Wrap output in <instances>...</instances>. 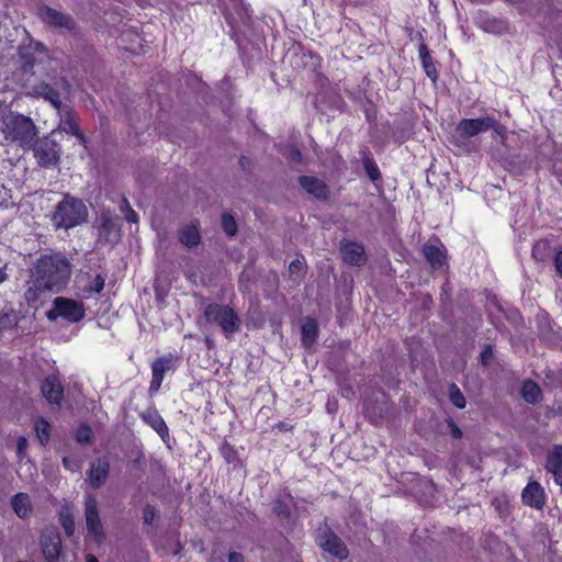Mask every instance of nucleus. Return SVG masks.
<instances>
[{"instance_id":"nucleus-35","label":"nucleus","mask_w":562,"mask_h":562,"mask_svg":"<svg viewBox=\"0 0 562 562\" xmlns=\"http://www.w3.org/2000/svg\"><path fill=\"white\" fill-rule=\"evenodd\" d=\"M306 263L304 259L296 258L289 265V277L295 283H300L306 274Z\"/></svg>"},{"instance_id":"nucleus-15","label":"nucleus","mask_w":562,"mask_h":562,"mask_svg":"<svg viewBox=\"0 0 562 562\" xmlns=\"http://www.w3.org/2000/svg\"><path fill=\"white\" fill-rule=\"evenodd\" d=\"M299 184L306 193L319 201H327L330 195L329 187L321 179L314 176H300Z\"/></svg>"},{"instance_id":"nucleus-1","label":"nucleus","mask_w":562,"mask_h":562,"mask_svg":"<svg viewBox=\"0 0 562 562\" xmlns=\"http://www.w3.org/2000/svg\"><path fill=\"white\" fill-rule=\"evenodd\" d=\"M32 274L54 292H60L70 279L71 265L60 254L43 255L37 259Z\"/></svg>"},{"instance_id":"nucleus-3","label":"nucleus","mask_w":562,"mask_h":562,"mask_svg":"<svg viewBox=\"0 0 562 562\" xmlns=\"http://www.w3.org/2000/svg\"><path fill=\"white\" fill-rule=\"evenodd\" d=\"M4 138L20 146H31L37 136L34 122L23 114L9 113L2 120Z\"/></svg>"},{"instance_id":"nucleus-60","label":"nucleus","mask_w":562,"mask_h":562,"mask_svg":"<svg viewBox=\"0 0 562 562\" xmlns=\"http://www.w3.org/2000/svg\"><path fill=\"white\" fill-rule=\"evenodd\" d=\"M557 414L562 415V403L558 406Z\"/></svg>"},{"instance_id":"nucleus-37","label":"nucleus","mask_w":562,"mask_h":562,"mask_svg":"<svg viewBox=\"0 0 562 562\" xmlns=\"http://www.w3.org/2000/svg\"><path fill=\"white\" fill-rule=\"evenodd\" d=\"M36 436L42 445H46L50 436V425L44 418H38L35 422Z\"/></svg>"},{"instance_id":"nucleus-62","label":"nucleus","mask_w":562,"mask_h":562,"mask_svg":"<svg viewBox=\"0 0 562 562\" xmlns=\"http://www.w3.org/2000/svg\"><path fill=\"white\" fill-rule=\"evenodd\" d=\"M243 288H244L245 291L248 290V288L241 283L240 284V289H243Z\"/></svg>"},{"instance_id":"nucleus-7","label":"nucleus","mask_w":562,"mask_h":562,"mask_svg":"<svg viewBox=\"0 0 562 562\" xmlns=\"http://www.w3.org/2000/svg\"><path fill=\"white\" fill-rule=\"evenodd\" d=\"M488 130L498 135L505 133L504 125L493 116L486 115L477 119H462L456 127V134L462 139H469Z\"/></svg>"},{"instance_id":"nucleus-47","label":"nucleus","mask_w":562,"mask_h":562,"mask_svg":"<svg viewBox=\"0 0 562 562\" xmlns=\"http://www.w3.org/2000/svg\"><path fill=\"white\" fill-rule=\"evenodd\" d=\"M162 380L161 378H158V376H154L151 378V381H150V385H149V394H155L158 392V390L160 389L161 386V383H162Z\"/></svg>"},{"instance_id":"nucleus-2","label":"nucleus","mask_w":562,"mask_h":562,"mask_svg":"<svg viewBox=\"0 0 562 562\" xmlns=\"http://www.w3.org/2000/svg\"><path fill=\"white\" fill-rule=\"evenodd\" d=\"M89 212L86 203L70 193H64L50 214V221L56 229H70L88 221Z\"/></svg>"},{"instance_id":"nucleus-26","label":"nucleus","mask_w":562,"mask_h":562,"mask_svg":"<svg viewBox=\"0 0 562 562\" xmlns=\"http://www.w3.org/2000/svg\"><path fill=\"white\" fill-rule=\"evenodd\" d=\"M178 235L179 241L187 248H194L201 243L199 227L194 224L181 227Z\"/></svg>"},{"instance_id":"nucleus-42","label":"nucleus","mask_w":562,"mask_h":562,"mask_svg":"<svg viewBox=\"0 0 562 562\" xmlns=\"http://www.w3.org/2000/svg\"><path fill=\"white\" fill-rule=\"evenodd\" d=\"M66 535L71 537L75 532V520L71 514H63L59 518Z\"/></svg>"},{"instance_id":"nucleus-44","label":"nucleus","mask_w":562,"mask_h":562,"mask_svg":"<svg viewBox=\"0 0 562 562\" xmlns=\"http://www.w3.org/2000/svg\"><path fill=\"white\" fill-rule=\"evenodd\" d=\"M63 464L67 470L71 472H77L80 470V463L77 460L69 457L63 458Z\"/></svg>"},{"instance_id":"nucleus-14","label":"nucleus","mask_w":562,"mask_h":562,"mask_svg":"<svg viewBox=\"0 0 562 562\" xmlns=\"http://www.w3.org/2000/svg\"><path fill=\"white\" fill-rule=\"evenodd\" d=\"M340 254L346 263L355 267H362L367 262V255L363 245L344 239L340 243Z\"/></svg>"},{"instance_id":"nucleus-30","label":"nucleus","mask_w":562,"mask_h":562,"mask_svg":"<svg viewBox=\"0 0 562 562\" xmlns=\"http://www.w3.org/2000/svg\"><path fill=\"white\" fill-rule=\"evenodd\" d=\"M18 315L10 303L0 308V331L11 330L18 325Z\"/></svg>"},{"instance_id":"nucleus-43","label":"nucleus","mask_w":562,"mask_h":562,"mask_svg":"<svg viewBox=\"0 0 562 562\" xmlns=\"http://www.w3.org/2000/svg\"><path fill=\"white\" fill-rule=\"evenodd\" d=\"M156 516V508L150 505L146 504L143 508V521L145 525H151Z\"/></svg>"},{"instance_id":"nucleus-21","label":"nucleus","mask_w":562,"mask_h":562,"mask_svg":"<svg viewBox=\"0 0 562 562\" xmlns=\"http://www.w3.org/2000/svg\"><path fill=\"white\" fill-rule=\"evenodd\" d=\"M56 110L60 117L57 130L70 135L78 133V115L75 110L69 105H64L63 103L59 108H56Z\"/></svg>"},{"instance_id":"nucleus-20","label":"nucleus","mask_w":562,"mask_h":562,"mask_svg":"<svg viewBox=\"0 0 562 562\" xmlns=\"http://www.w3.org/2000/svg\"><path fill=\"white\" fill-rule=\"evenodd\" d=\"M546 470L552 474L555 484L562 487V445H554L546 458Z\"/></svg>"},{"instance_id":"nucleus-17","label":"nucleus","mask_w":562,"mask_h":562,"mask_svg":"<svg viewBox=\"0 0 562 562\" xmlns=\"http://www.w3.org/2000/svg\"><path fill=\"white\" fill-rule=\"evenodd\" d=\"M48 292L54 291L46 284L40 282L38 278L32 277L24 292V300L29 306L37 308L43 304Z\"/></svg>"},{"instance_id":"nucleus-34","label":"nucleus","mask_w":562,"mask_h":562,"mask_svg":"<svg viewBox=\"0 0 562 562\" xmlns=\"http://www.w3.org/2000/svg\"><path fill=\"white\" fill-rule=\"evenodd\" d=\"M221 456L224 458L226 463L232 464L234 469L241 467V461L238 456V451L234 446L227 441H223L220 447Z\"/></svg>"},{"instance_id":"nucleus-50","label":"nucleus","mask_w":562,"mask_h":562,"mask_svg":"<svg viewBox=\"0 0 562 562\" xmlns=\"http://www.w3.org/2000/svg\"><path fill=\"white\" fill-rule=\"evenodd\" d=\"M554 266H555L557 272L562 277V250H560L555 254Z\"/></svg>"},{"instance_id":"nucleus-23","label":"nucleus","mask_w":562,"mask_h":562,"mask_svg":"<svg viewBox=\"0 0 562 562\" xmlns=\"http://www.w3.org/2000/svg\"><path fill=\"white\" fill-rule=\"evenodd\" d=\"M423 255L434 269H440L446 263V250L442 245L426 243L423 246Z\"/></svg>"},{"instance_id":"nucleus-53","label":"nucleus","mask_w":562,"mask_h":562,"mask_svg":"<svg viewBox=\"0 0 562 562\" xmlns=\"http://www.w3.org/2000/svg\"><path fill=\"white\" fill-rule=\"evenodd\" d=\"M7 267L8 263H4L2 267H0V284L3 283L9 278L7 273Z\"/></svg>"},{"instance_id":"nucleus-49","label":"nucleus","mask_w":562,"mask_h":562,"mask_svg":"<svg viewBox=\"0 0 562 562\" xmlns=\"http://www.w3.org/2000/svg\"><path fill=\"white\" fill-rule=\"evenodd\" d=\"M289 157L291 160L299 162V164L302 162V159H303L302 153L295 147H292L290 149Z\"/></svg>"},{"instance_id":"nucleus-55","label":"nucleus","mask_w":562,"mask_h":562,"mask_svg":"<svg viewBox=\"0 0 562 562\" xmlns=\"http://www.w3.org/2000/svg\"><path fill=\"white\" fill-rule=\"evenodd\" d=\"M59 82H60V85H61V87H63V89H64L65 91H67V92H68V91L70 90V87H71V86H70V82L68 81V79H67L66 77H61V78L59 79Z\"/></svg>"},{"instance_id":"nucleus-39","label":"nucleus","mask_w":562,"mask_h":562,"mask_svg":"<svg viewBox=\"0 0 562 562\" xmlns=\"http://www.w3.org/2000/svg\"><path fill=\"white\" fill-rule=\"evenodd\" d=\"M222 228L225 234L229 237H233L237 233V224L233 215L229 213H224L222 215Z\"/></svg>"},{"instance_id":"nucleus-54","label":"nucleus","mask_w":562,"mask_h":562,"mask_svg":"<svg viewBox=\"0 0 562 562\" xmlns=\"http://www.w3.org/2000/svg\"><path fill=\"white\" fill-rule=\"evenodd\" d=\"M74 136H76L78 138V140L80 142V144H82L83 146L87 145L88 140H87V137L85 136V134L80 131V128L78 130V133L76 134H72Z\"/></svg>"},{"instance_id":"nucleus-28","label":"nucleus","mask_w":562,"mask_h":562,"mask_svg":"<svg viewBox=\"0 0 562 562\" xmlns=\"http://www.w3.org/2000/svg\"><path fill=\"white\" fill-rule=\"evenodd\" d=\"M521 397L528 404H537L542 398L540 386L532 380H525L520 389Z\"/></svg>"},{"instance_id":"nucleus-52","label":"nucleus","mask_w":562,"mask_h":562,"mask_svg":"<svg viewBox=\"0 0 562 562\" xmlns=\"http://www.w3.org/2000/svg\"><path fill=\"white\" fill-rule=\"evenodd\" d=\"M228 562H245L244 555L239 552H232L228 555Z\"/></svg>"},{"instance_id":"nucleus-13","label":"nucleus","mask_w":562,"mask_h":562,"mask_svg":"<svg viewBox=\"0 0 562 562\" xmlns=\"http://www.w3.org/2000/svg\"><path fill=\"white\" fill-rule=\"evenodd\" d=\"M45 50V46L40 43H30L27 45H20L18 48V58L19 66L23 74L33 75L34 66L36 64L35 53H43Z\"/></svg>"},{"instance_id":"nucleus-22","label":"nucleus","mask_w":562,"mask_h":562,"mask_svg":"<svg viewBox=\"0 0 562 562\" xmlns=\"http://www.w3.org/2000/svg\"><path fill=\"white\" fill-rule=\"evenodd\" d=\"M29 94L48 101L55 109L63 103L59 92L45 81L33 85Z\"/></svg>"},{"instance_id":"nucleus-27","label":"nucleus","mask_w":562,"mask_h":562,"mask_svg":"<svg viewBox=\"0 0 562 562\" xmlns=\"http://www.w3.org/2000/svg\"><path fill=\"white\" fill-rule=\"evenodd\" d=\"M419 58L423 65V68L428 78L431 79L432 82H436L438 79V71L436 69L434 59L430 55V52L425 43H422L418 48Z\"/></svg>"},{"instance_id":"nucleus-8","label":"nucleus","mask_w":562,"mask_h":562,"mask_svg":"<svg viewBox=\"0 0 562 562\" xmlns=\"http://www.w3.org/2000/svg\"><path fill=\"white\" fill-rule=\"evenodd\" d=\"M38 15L43 23L59 33L77 31V23L68 13L43 5L38 9Z\"/></svg>"},{"instance_id":"nucleus-38","label":"nucleus","mask_w":562,"mask_h":562,"mask_svg":"<svg viewBox=\"0 0 562 562\" xmlns=\"http://www.w3.org/2000/svg\"><path fill=\"white\" fill-rule=\"evenodd\" d=\"M93 439V431L87 424H81L76 432V440L80 445H90Z\"/></svg>"},{"instance_id":"nucleus-9","label":"nucleus","mask_w":562,"mask_h":562,"mask_svg":"<svg viewBox=\"0 0 562 562\" xmlns=\"http://www.w3.org/2000/svg\"><path fill=\"white\" fill-rule=\"evenodd\" d=\"M85 518L89 535L97 543H102L105 539L104 528L100 519L97 499L90 494L85 496Z\"/></svg>"},{"instance_id":"nucleus-12","label":"nucleus","mask_w":562,"mask_h":562,"mask_svg":"<svg viewBox=\"0 0 562 562\" xmlns=\"http://www.w3.org/2000/svg\"><path fill=\"white\" fill-rule=\"evenodd\" d=\"M41 547L46 562H57L61 553V538L54 528H46L41 535Z\"/></svg>"},{"instance_id":"nucleus-6","label":"nucleus","mask_w":562,"mask_h":562,"mask_svg":"<svg viewBox=\"0 0 562 562\" xmlns=\"http://www.w3.org/2000/svg\"><path fill=\"white\" fill-rule=\"evenodd\" d=\"M86 316V307L81 301L57 296L53 301V306L46 312V317L50 322L63 318L68 323L75 324L82 321Z\"/></svg>"},{"instance_id":"nucleus-58","label":"nucleus","mask_w":562,"mask_h":562,"mask_svg":"<svg viewBox=\"0 0 562 562\" xmlns=\"http://www.w3.org/2000/svg\"><path fill=\"white\" fill-rule=\"evenodd\" d=\"M540 248H541L540 244H537L536 246H533V249H532L533 257L538 258V251H540Z\"/></svg>"},{"instance_id":"nucleus-11","label":"nucleus","mask_w":562,"mask_h":562,"mask_svg":"<svg viewBox=\"0 0 562 562\" xmlns=\"http://www.w3.org/2000/svg\"><path fill=\"white\" fill-rule=\"evenodd\" d=\"M121 238V225L117 216L110 212L100 215L99 240L105 244H116Z\"/></svg>"},{"instance_id":"nucleus-57","label":"nucleus","mask_w":562,"mask_h":562,"mask_svg":"<svg viewBox=\"0 0 562 562\" xmlns=\"http://www.w3.org/2000/svg\"><path fill=\"white\" fill-rule=\"evenodd\" d=\"M239 164H240V167L244 169V170H247L249 165H250V161L247 157L245 156H241L240 159H239Z\"/></svg>"},{"instance_id":"nucleus-41","label":"nucleus","mask_w":562,"mask_h":562,"mask_svg":"<svg viewBox=\"0 0 562 562\" xmlns=\"http://www.w3.org/2000/svg\"><path fill=\"white\" fill-rule=\"evenodd\" d=\"M105 279L101 274H97L86 286V291L90 294H98L104 289Z\"/></svg>"},{"instance_id":"nucleus-5","label":"nucleus","mask_w":562,"mask_h":562,"mask_svg":"<svg viewBox=\"0 0 562 562\" xmlns=\"http://www.w3.org/2000/svg\"><path fill=\"white\" fill-rule=\"evenodd\" d=\"M57 130L38 139H34L30 146L33 148L37 164L43 168H52L59 164L61 146L55 138Z\"/></svg>"},{"instance_id":"nucleus-10","label":"nucleus","mask_w":562,"mask_h":562,"mask_svg":"<svg viewBox=\"0 0 562 562\" xmlns=\"http://www.w3.org/2000/svg\"><path fill=\"white\" fill-rule=\"evenodd\" d=\"M317 541L325 552L341 561L349 555V550L344 541L327 525L318 529Z\"/></svg>"},{"instance_id":"nucleus-51","label":"nucleus","mask_w":562,"mask_h":562,"mask_svg":"<svg viewBox=\"0 0 562 562\" xmlns=\"http://www.w3.org/2000/svg\"><path fill=\"white\" fill-rule=\"evenodd\" d=\"M9 196V190L0 182V205L5 203Z\"/></svg>"},{"instance_id":"nucleus-25","label":"nucleus","mask_w":562,"mask_h":562,"mask_svg":"<svg viewBox=\"0 0 562 562\" xmlns=\"http://www.w3.org/2000/svg\"><path fill=\"white\" fill-rule=\"evenodd\" d=\"M359 155L363 165V169L372 182H376L382 179L381 171L374 161L373 155L368 147H362L359 150Z\"/></svg>"},{"instance_id":"nucleus-4","label":"nucleus","mask_w":562,"mask_h":562,"mask_svg":"<svg viewBox=\"0 0 562 562\" xmlns=\"http://www.w3.org/2000/svg\"><path fill=\"white\" fill-rule=\"evenodd\" d=\"M204 318L210 324L216 323L226 338L233 337L234 334L240 330V318L228 305L209 304L204 310Z\"/></svg>"},{"instance_id":"nucleus-45","label":"nucleus","mask_w":562,"mask_h":562,"mask_svg":"<svg viewBox=\"0 0 562 562\" xmlns=\"http://www.w3.org/2000/svg\"><path fill=\"white\" fill-rule=\"evenodd\" d=\"M447 425H448V428L450 430V434L451 436L454 438V439H460L462 437V430L460 429V427L454 423L453 419L449 418L447 420Z\"/></svg>"},{"instance_id":"nucleus-46","label":"nucleus","mask_w":562,"mask_h":562,"mask_svg":"<svg viewBox=\"0 0 562 562\" xmlns=\"http://www.w3.org/2000/svg\"><path fill=\"white\" fill-rule=\"evenodd\" d=\"M493 357V348L491 345H486L481 352V360L483 364H487Z\"/></svg>"},{"instance_id":"nucleus-36","label":"nucleus","mask_w":562,"mask_h":562,"mask_svg":"<svg viewBox=\"0 0 562 562\" xmlns=\"http://www.w3.org/2000/svg\"><path fill=\"white\" fill-rule=\"evenodd\" d=\"M448 396L450 402L457 407V408H464L467 405V401L464 395L462 394L461 390L456 383H451L448 387Z\"/></svg>"},{"instance_id":"nucleus-24","label":"nucleus","mask_w":562,"mask_h":562,"mask_svg":"<svg viewBox=\"0 0 562 562\" xmlns=\"http://www.w3.org/2000/svg\"><path fill=\"white\" fill-rule=\"evenodd\" d=\"M110 463L105 459H98L91 463L89 479L93 488H99L108 479Z\"/></svg>"},{"instance_id":"nucleus-16","label":"nucleus","mask_w":562,"mask_h":562,"mask_svg":"<svg viewBox=\"0 0 562 562\" xmlns=\"http://www.w3.org/2000/svg\"><path fill=\"white\" fill-rule=\"evenodd\" d=\"M41 393L49 404L60 406L64 400V385L58 375H48L41 384Z\"/></svg>"},{"instance_id":"nucleus-61","label":"nucleus","mask_w":562,"mask_h":562,"mask_svg":"<svg viewBox=\"0 0 562 562\" xmlns=\"http://www.w3.org/2000/svg\"><path fill=\"white\" fill-rule=\"evenodd\" d=\"M206 345H207L209 347H211V345H212V342H211V340H210L209 338L206 339Z\"/></svg>"},{"instance_id":"nucleus-18","label":"nucleus","mask_w":562,"mask_h":562,"mask_svg":"<svg viewBox=\"0 0 562 562\" xmlns=\"http://www.w3.org/2000/svg\"><path fill=\"white\" fill-rule=\"evenodd\" d=\"M522 503L535 509H542L546 504V492L540 483L529 482L521 492Z\"/></svg>"},{"instance_id":"nucleus-48","label":"nucleus","mask_w":562,"mask_h":562,"mask_svg":"<svg viewBox=\"0 0 562 562\" xmlns=\"http://www.w3.org/2000/svg\"><path fill=\"white\" fill-rule=\"evenodd\" d=\"M543 321L546 322V324L539 323L540 336L542 338L547 337L549 335V333L552 330L550 321L548 319L547 316H543Z\"/></svg>"},{"instance_id":"nucleus-40","label":"nucleus","mask_w":562,"mask_h":562,"mask_svg":"<svg viewBox=\"0 0 562 562\" xmlns=\"http://www.w3.org/2000/svg\"><path fill=\"white\" fill-rule=\"evenodd\" d=\"M121 212L124 213L125 220L128 223H137L138 222V215L137 213L131 207L130 202L126 198L122 199L121 205H120Z\"/></svg>"},{"instance_id":"nucleus-59","label":"nucleus","mask_w":562,"mask_h":562,"mask_svg":"<svg viewBox=\"0 0 562 562\" xmlns=\"http://www.w3.org/2000/svg\"><path fill=\"white\" fill-rule=\"evenodd\" d=\"M86 562H99V560L93 554H88L86 557Z\"/></svg>"},{"instance_id":"nucleus-56","label":"nucleus","mask_w":562,"mask_h":562,"mask_svg":"<svg viewBox=\"0 0 562 562\" xmlns=\"http://www.w3.org/2000/svg\"><path fill=\"white\" fill-rule=\"evenodd\" d=\"M26 448V439L21 437L19 438L18 440V452L21 453L22 450H24Z\"/></svg>"},{"instance_id":"nucleus-33","label":"nucleus","mask_w":562,"mask_h":562,"mask_svg":"<svg viewBox=\"0 0 562 562\" xmlns=\"http://www.w3.org/2000/svg\"><path fill=\"white\" fill-rule=\"evenodd\" d=\"M176 360L177 358L172 353L156 359L151 364L153 375L164 379L165 373L173 367Z\"/></svg>"},{"instance_id":"nucleus-32","label":"nucleus","mask_w":562,"mask_h":562,"mask_svg":"<svg viewBox=\"0 0 562 562\" xmlns=\"http://www.w3.org/2000/svg\"><path fill=\"white\" fill-rule=\"evenodd\" d=\"M301 334L303 346L311 347L318 337V327L315 319L307 318L301 327Z\"/></svg>"},{"instance_id":"nucleus-31","label":"nucleus","mask_w":562,"mask_h":562,"mask_svg":"<svg viewBox=\"0 0 562 562\" xmlns=\"http://www.w3.org/2000/svg\"><path fill=\"white\" fill-rule=\"evenodd\" d=\"M293 498L290 494L280 495L274 502L272 510L280 519L288 520L291 517V504Z\"/></svg>"},{"instance_id":"nucleus-19","label":"nucleus","mask_w":562,"mask_h":562,"mask_svg":"<svg viewBox=\"0 0 562 562\" xmlns=\"http://www.w3.org/2000/svg\"><path fill=\"white\" fill-rule=\"evenodd\" d=\"M140 418L158 434L166 445H169L170 436L168 426L156 408H147L140 414Z\"/></svg>"},{"instance_id":"nucleus-29","label":"nucleus","mask_w":562,"mask_h":562,"mask_svg":"<svg viewBox=\"0 0 562 562\" xmlns=\"http://www.w3.org/2000/svg\"><path fill=\"white\" fill-rule=\"evenodd\" d=\"M11 505L20 518H26L32 512V503L26 493H18L11 499Z\"/></svg>"}]
</instances>
